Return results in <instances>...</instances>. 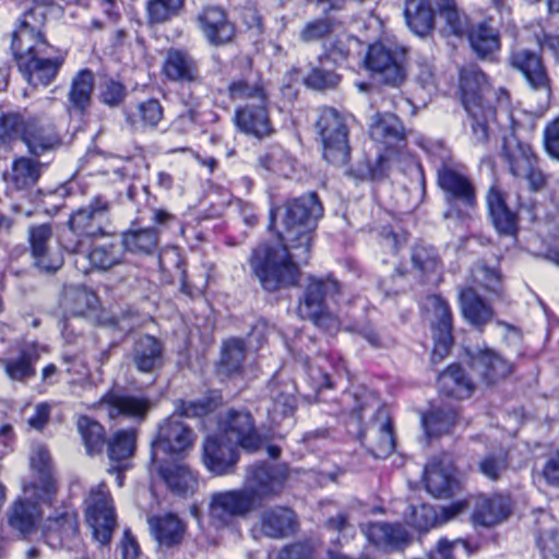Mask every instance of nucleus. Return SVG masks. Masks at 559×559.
<instances>
[{"label":"nucleus","mask_w":559,"mask_h":559,"mask_svg":"<svg viewBox=\"0 0 559 559\" xmlns=\"http://www.w3.org/2000/svg\"><path fill=\"white\" fill-rule=\"evenodd\" d=\"M323 212L316 192L289 199L283 206L271 209L269 227L275 228L276 218L281 219L276 229L281 243L258 246L249 260L251 271L264 290L274 293L298 284L299 264L307 263L310 258L313 234Z\"/></svg>","instance_id":"nucleus-1"},{"label":"nucleus","mask_w":559,"mask_h":559,"mask_svg":"<svg viewBox=\"0 0 559 559\" xmlns=\"http://www.w3.org/2000/svg\"><path fill=\"white\" fill-rule=\"evenodd\" d=\"M20 140L29 155L40 157L58 150L62 145L60 134L49 121L20 112H7L0 116V159L7 158L12 143Z\"/></svg>","instance_id":"nucleus-2"},{"label":"nucleus","mask_w":559,"mask_h":559,"mask_svg":"<svg viewBox=\"0 0 559 559\" xmlns=\"http://www.w3.org/2000/svg\"><path fill=\"white\" fill-rule=\"evenodd\" d=\"M488 91L487 76L477 66L468 64L460 70L461 100L467 112L472 141L476 145L488 142L490 123L496 118L495 108L485 99Z\"/></svg>","instance_id":"nucleus-3"},{"label":"nucleus","mask_w":559,"mask_h":559,"mask_svg":"<svg viewBox=\"0 0 559 559\" xmlns=\"http://www.w3.org/2000/svg\"><path fill=\"white\" fill-rule=\"evenodd\" d=\"M109 213L110 202L103 195L94 197L87 204L74 211L68 219L71 235H64L61 240L64 250L79 254L84 250L82 238L104 237Z\"/></svg>","instance_id":"nucleus-4"},{"label":"nucleus","mask_w":559,"mask_h":559,"mask_svg":"<svg viewBox=\"0 0 559 559\" xmlns=\"http://www.w3.org/2000/svg\"><path fill=\"white\" fill-rule=\"evenodd\" d=\"M340 294L341 284L333 276H309L304 298L298 306L299 316L325 332L335 331L338 328V320L329 311L326 302L336 301Z\"/></svg>","instance_id":"nucleus-5"},{"label":"nucleus","mask_w":559,"mask_h":559,"mask_svg":"<svg viewBox=\"0 0 559 559\" xmlns=\"http://www.w3.org/2000/svg\"><path fill=\"white\" fill-rule=\"evenodd\" d=\"M11 49L19 71L34 87L49 85L64 62L62 56L55 55V48L49 43L29 45V49H24L23 46Z\"/></svg>","instance_id":"nucleus-6"},{"label":"nucleus","mask_w":559,"mask_h":559,"mask_svg":"<svg viewBox=\"0 0 559 559\" xmlns=\"http://www.w3.org/2000/svg\"><path fill=\"white\" fill-rule=\"evenodd\" d=\"M316 128L322 141L324 159L335 166H345L350 147L348 129L342 115L332 107L320 108Z\"/></svg>","instance_id":"nucleus-7"},{"label":"nucleus","mask_w":559,"mask_h":559,"mask_svg":"<svg viewBox=\"0 0 559 559\" xmlns=\"http://www.w3.org/2000/svg\"><path fill=\"white\" fill-rule=\"evenodd\" d=\"M288 476L289 469L284 463L259 462L246 468L243 487L259 507L263 500L283 492Z\"/></svg>","instance_id":"nucleus-8"},{"label":"nucleus","mask_w":559,"mask_h":559,"mask_svg":"<svg viewBox=\"0 0 559 559\" xmlns=\"http://www.w3.org/2000/svg\"><path fill=\"white\" fill-rule=\"evenodd\" d=\"M85 518L94 539L103 546L108 545L117 526V516L112 497L104 483L91 488L85 499Z\"/></svg>","instance_id":"nucleus-9"},{"label":"nucleus","mask_w":559,"mask_h":559,"mask_svg":"<svg viewBox=\"0 0 559 559\" xmlns=\"http://www.w3.org/2000/svg\"><path fill=\"white\" fill-rule=\"evenodd\" d=\"M38 486H25L24 496L14 500L5 512L9 530L17 539H28L36 531L43 516L41 504H48L39 498Z\"/></svg>","instance_id":"nucleus-10"},{"label":"nucleus","mask_w":559,"mask_h":559,"mask_svg":"<svg viewBox=\"0 0 559 559\" xmlns=\"http://www.w3.org/2000/svg\"><path fill=\"white\" fill-rule=\"evenodd\" d=\"M365 62L373 78L385 85L399 87L406 78L405 49L374 44L369 47Z\"/></svg>","instance_id":"nucleus-11"},{"label":"nucleus","mask_w":559,"mask_h":559,"mask_svg":"<svg viewBox=\"0 0 559 559\" xmlns=\"http://www.w3.org/2000/svg\"><path fill=\"white\" fill-rule=\"evenodd\" d=\"M257 508L245 487L215 491L210 496L209 515L216 526L226 527L234 519L247 518Z\"/></svg>","instance_id":"nucleus-12"},{"label":"nucleus","mask_w":559,"mask_h":559,"mask_svg":"<svg viewBox=\"0 0 559 559\" xmlns=\"http://www.w3.org/2000/svg\"><path fill=\"white\" fill-rule=\"evenodd\" d=\"M194 432L175 415L159 424L157 436L152 442V464L159 462V454L180 455L190 450L194 443Z\"/></svg>","instance_id":"nucleus-13"},{"label":"nucleus","mask_w":559,"mask_h":559,"mask_svg":"<svg viewBox=\"0 0 559 559\" xmlns=\"http://www.w3.org/2000/svg\"><path fill=\"white\" fill-rule=\"evenodd\" d=\"M100 407L109 419L129 420L141 424L145 421L154 403L142 394H129L116 391L107 392L99 401Z\"/></svg>","instance_id":"nucleus-14"},{"label":"nucleus","mask_w":559,"mask_h":559,"mask_svg":"<svg viewBox=\"0 0 559 559\" xmlns=\"http://www.w3.org/2000/svg\"><path fill=\"white\" fill-rule=\"evenodd\" d=\"M508 62L524 76L532 90L542 93L546 102L550 99L551 80L540 55L527 48L515 47L511 50Z\"/></svg>","instance_id":"nucleus-15"},{"label":"nucleus","mask_w":559,"mask_h":559,"mask_svg":"<svg viewBox=\"0 0 559 559\" xmlns=\"http://www.w3.org/2000/svg\"><path fill=\"white\" fill-rule=\"evenodd\" d=\"M425 309L431 313V331L435 341L432 362L441 361L449 353L452 344V313L449 304L440 296H428Z\"/></svg>","instance_id":"nucleus-16"},{"label":"nucleus","mask_w":559,"mask_h":559,"mask_svg":"<svg viewBox=\"0 0 559 559\" xmlns=\"http://www.w3.org/2000/svg\"><path fill=\"white\" fill-rule=\"evenodd\" d=\"M438 185L445 194V200L451 206L444 212V218L459 217L461 211H455L456 203L465 207L475 205V189L469 178L454 167L443 165L438 170Z\"/></svg>","instance_id":"nucleus-17"},{"label":"nucleus","mask_w":559,"mask_h":559,"mask_svg":"<svg viewBox=\"0 0 559 559\" xmlns=\"http://www.w3.org/2000/svg\"><path fill=\"white\" fill-rule=\"evenodd\" d=\"M298 520L295 512L285 507H272L259 515L258 523L250 530L253 539L261 537L283 539L295 534Z\"/></svg>","instance_id":"nucleus-18"},{"label":"nucleus","mask_w":559,"mask_h":559,"mask_svg":"<svg viewBox=\"0 0 559 559\" xmlns=\"http://www.w3.org/2000/svg\"><path fill=\"white\" fill-rule=\"evenodd\" d=\"M362 442L368 441L376 457H386L395 449L392 419L389 409L379 406L368 426L359 431Z\"/></svg>","instance_id":"nucleus-19"},{"label":"nucleus","mask_w":559,"mask_h":559,"mask_svg":"<svg viewBox=\"0 0 559 559\" xmlns=\"http://www.w3.org/2000/svg\"><path fill=\"white\" fill-rule=\"evenodd\" d=\"M467 356L472 370L487 385L496 384L512 371L511 364L488 347L469 348Z\"/></svg>","instance_id":"nucleus-20"},{"label":"nucleus","mask_w":559,"mask_h":559,"mask_svg":"<svg viewBox=\"0 0 559 559\" xmlns=\"http://www.w3.org/2000/svg\"><path fill=\"white\" fill-rule=\"evenodd\" d=\"M162 73L174 83L189 85L202 83L198 61L188 50L181 48L171 47L166 50Z\"/></svg>","instance_id":"nucleus-21"},{"label":"nucleus","mask_w":559,"mask_h":559,"mask_svg":"<svg viewBox=\"0 0 559 559\" xmlns=\"http://www.w3.org/2000/svg\"><path fill=\"white\" fill-rule=\"evenodd\" d=\"M224 439L223 436H210L203 444V463L217 476L234 473L238 462L236 444Z\"/></svg>","instance_id":"nucleus-22"},{"label":"nucleus","mask_w":559,"mask_h":559,"mask_svg":"<svg viewBox=\"0 0 559 559\" xmlns=\"http://www.w3.org/2000/svg\"><path fill=\"white\" fill-rule=\"evenodd\" d=\"M51 238L52 230L47 224L29 228L28 239L34 265L44 273H55L63 264L62 255L59 252L51 250L49 245Z\"/></svg>","instance_id":"nucleus-23"},{"label":"nucleus","mask_w":559,"mask_h":559,"mask_svg":"<svg viewBox=\"0 0 559 559\" xmlns=\"http://www.w3.org/2000/svg\"><path fill=\"white\" fill-rule=\"evenodd\" d=\"M454 466L448 454L435 457L425 468L427 491L437 498H450L459 488Z\"/></svg>","instance_id":"nucleus-24"},{"label":"nucleus","mask_w":559,"mask_h":559,"mask_svg":"<svg viewBox=\"0 0 559 559\" xmlns=\"http://www.w3.org/2000/svg\"><path fill=\"white\" fill-rule=\"evenodd\" d=\"M224 438L248 451H255L261 445L252 416L247 411L230 409L224 420Z\"/></svg>","instance_id":"nucleus-25"},{"label":"nucleus","mask_w":559,"mask_h":559,"mask_svg":"<svg viewBox=\"0 0 559 559\" xmlns=\"http://www.w3.org/2000/svg\"><path fill=\"white\" fill-rule=\"evenodd\" d=\"M46 20L47 9L44 5L33 4L26 9L12 34L11 47L23 46L24 49H29V45L48 43L43 34Z\"/></svg>","instance_id":"nucleus-26"},{"label":"nucleus","mask_w":559,"mask_h":559,"mask_svg":"<svg viewBox=\"0 0 559 559\" xmlns=\"http://www.w3.org/2000/svg\"><path fill=\"white\" fill-rule=\"evenodd\" d=\"M164 350V344L160 340L144 334L134 341L130 358L139 372L155 373L160 370L165 364Z\"/></svg>","instance_id":"nucleus-27"},{"label":"nucleus","mask_w":559,"mask_h":559,"mask_svg":"<svg viewBox=\"0 0 559 559\" xmlns=\"http://www.w3.org/2000/svg\"><path fill=\"white\" fill-rule=\"evenodd\" d=\"M269 99L263 103H246L236 109L235 123L237 128L257 139H263L273 133V127L267 111Z\"/></svg>","instance_id":"nucleus-28"},{"label":"nucleus","mask_w":559,"mask_h":559,"mask_svg":"<svg viewBox=\"0 0 559 559\" xmlns=\"http://www.w3.org/2000/svg\"><path fill=\"white\" fill-rule=\"evenodd\" d=\"M199 27L207 41L213 46H222L235 36V26L227 19L225 11L218 7H206L197 16Z\"/></svg>","instance_id":"nucleus-29"},{"label":"nucleus","mask_w":559,"mask_h":559,"mask_svg":"<svg viewBox=\"0 0 559 559\" xmlns=\"http://www.w3.org/2000/svg\"><path fill=\"white\" fill-rule=\"evenodd\" d=\"M486 203L497 233L500 236L515 238L519 231L518 214L509 209L503 193L496 186L489 188Z\"/></svg>","instance_id":"nucleus-30"},{"label":"nucleus","mask_w":559,"mask_h":559,"mask_svg":"<svg viewBox=\"0 0 559 559\" xmlns=\"http://www.w3.org/2000/svg\"><path fill=\"white\" fill-rule=\"evenodd\" d=\"M43 530L47 538L57 537L62 545L66 539L75 537L79 532L76 510L69 503L55 508L46 518Z\"/></svg>","instance_id":"nucleus-31"},{"label":"nucleus","mask_w":559,"mask_h":559,"mask_svg":"<svg viewBox=\"0 0 559 559\" xmlns=\"http://www.w3.org/2000/svg\"><path fill=\"white\" fill-rule=\"evenodd\" d=\"M464 36L479 59H492L500 50L499 31L493 27L491 19L471 24Z\"/></svg>","instance_id":"nucleus-32"},{"label":"nucleus","mask_w":559,"mask_h":559,"mask_svg":"<svg viewBox=\"0 0 559 559\" xmlns=\"http://www.w3.org/2000/svg\"><path fill=\"white\" fill-rule=\"evenodd\" d=\"M369 543L384 549H400L408 544L409 535L399 523L372 522L362 527Z\"/></svg>","instance_id":"nucleus-33"},{"label":"nucleus","mask_w":559,"mask_h":559,"mask_svg":"<svg viewBox=\"0 0 559 559\" xmlns=\"http://www.w3.org/2000/svg\"><path fill=\"white\" fill-rule=\"evenodd\" d=\"M31 465L37 473V480L28 486H38L39 498L44 502H51L58 488L52 476L51 457L45 445L36 444L33 447Z\"/></svg>","instance_id":"nucleus-34"},{"label":"nucleus","mask_w":559,"mask_h":559,"mask_svg":"<svg viewBox=\"0 0 559 559\" xmlns=\"http://www.w3.org/2000/svg\"><path fill=\"white\" fill-rule=\"evenodd\" d=\"M39 359L38 347L35 343H24L15 358H0L4 373L12 381L26 382L36 374L35 364Z\"/></svg>","instance_id":"nucleus-35"},{"label":"nucleus","mask_w":559,"mask_h":559,"mask_svg":"<svg viewBox=\"0 0 559 559\" xmlns=\"http://www.w3.org/2000/svg\"><path fill=\"white\" fill-rule=\"evenodd\" d=\"M124 253L153 254L159 243V228L140 227L135 223L121 233L120 241Z\"/></svg>","instance_id":"nucleus-36"},{"label":"nucleus","mask_w":559,"mask_h":559,"mask_svg":"<svg viewBox=\"0 0 559 559\" xmlns=\"http://www.w3.org/2000/svg\"><path fill=\"white\" fill-rule=\"evenodd\" d=\"M227 92L233 100L263 103L267 99L260 72L252 70L250 66L240 78L233 80L228 84Z\"/></svg>","instance_id":"nucleus-37"},{"label":"nucleus","mask_w":559,"mask_h":559,"mask_svg":"<svg viewBox=\"0 0 559 559\" xmlns=\"http://www.w3.org/2000/svg\"><path fill=\"white\" fill-rule=\"evenodd\" d=\"M38 157L20 156L13 159L11 170L4 174L7 182L16 190H26L36 185L43 164Z\"/></svg>","instance_id":"nucleus-38"},{"label":"nucleus","mask_w":559,"mask_h":559,"mask_svg":"<svg viewBox=\"0 0 559 559\" xmlns=\"http://www.w3.org/2000/svg\"><path fill=\"white\" fill-rule=\"evenodd\" d=\"M460 306L464 319L478 331H483L493 318L491 306L473 288H465L460 293Z\"/></svg>","instance_id":"nucleus-39"},{"label":"nucleus","mask_w":559,"mask_h":559,"mask_svg":"<svg viewBox=\"0 0 559 559\" xmlns=\"http://www.w3.org/2000/svg\"><path fill=\"white\" fill-rule=\"evenodd\" d=\"M158 474L169 490L177 496H192L198 488L195 475L185 464L159 465Z\"/></svg>","instance_id":"nucleus-40"},{"label":"nucleus","mask_w":559,"mask_h":559,"mask_svg":"<svg viewBox=\"0 0 559 559\" xmlns=\"http://www.w3.org/2000/svg\"><path fill=\"white\" fill-rule=\"evenodd\" d=\"M151 532L159 545L175 547L182 543L186 534L185 523L175 514L152 516L148 519Z\"/></svg>","instance_id":"nucleus-41"},{"label":"nucleus","mask_w":559,"mask_h":559,"mask_svg":"<svg viewBox=\"0 0 559 559\" xmlns=\"http://www.w3.org/2000/svg\"><path fill=\"white\" fill-rule=\"evenodd\" d=\"M511 513L510 498L501 495L479 498L474 520L483 526H493L504 521Z\"/></svg>","instance_id":"nucleus-42"},{"label":"nucleus","mask_w":559,"mask_h":559,"mask_svg":"<svg viewBox=\"0 0 559 559\" xmlns=\"http://www.w3.org/2000/svg\"><path fill=\"white\" fill-rule=\"evenodd\" d=\"M404 16L409 29L424 37L435 28V10L431 0H406Z\"/></svg>","instance_id":"nucleus-43"},{"label":"nucleus","mask_w":559,"mask_h":559,"mask_svg":"<svg viewBox=\"0 0 559 559\" xmlns=\"http://www.w3.org/2000/svg\"><path fill=\"white\" fill-rule=\"evenodd\" d=\"M502 156L514 177L520 178L536 164V156L528 144L520 142L515 136L503 139Z\"/></svg>","instance_id":"nucleus-44"},{"label":"nucleus","mask_w":559,"mask_h":559,"mask_svg":"<svg viewBox=\"0 0 559 559\" xmlns=\"http://www.w3.org/2000/svg\"><path fill=\"white\" fill-rule=\"evenodd\" d=\"M86 259L92 270L108 272L126 262V253L120 241H106L93 246Z\"/></svg>","instance_id":"nucleus-45"},{"label":"nucleus","mask_w":559,"mask_h":559,"mask_svg":"<svg viewBox=\"0 0 559 559\" xmlns=\"http://www.w3.org/2000/svg\"><path fill=\"white\" fill-rule=\"evenodd\" d=\"M370 136L377 142L391 146L405 140V128L396 115L377 114L370 126Z\"/></svg>","instance_id":"nucleus-46"},{"label":"nucleus","mask_w":559,"mask_h":559,"mask_svg":"<svg viewBox=\"0 0 559 559\" xmlns=\"http://www.w3.org/2000/svg\"><path fill=\"white\" fill-rule=\"evenodd\" d=\"M75 427L81 437L85 453L88 456L102 454L107 443L104 426L92 417L81 415L76 418Z\"/></svg>","instance_id":"nucleus-47"},{"label":"nucleus","mask_w":559,"mask_h":559,"mask_svg":"<svg viewBox=\"0 0 559 559\" xmlns=\"http://www.w3.org/2000/svg\"><path fill=\"white\" fill-rule=\"evenodd\" d=\"M438 386L444 395L459 400L469 397L475 388L459 365H451L439 374Z\"/></svg>","instance_id":"nucleus-48"},{"label":"nucleus","mask_w":559,"mask_h":559,"mask_svg":"<svg viewBox=\"0 0 559 559\" xmlns=\"http://www.w3.org/2000/svg\"><path fill=\"white\" fill-rule=\"evenodd\" d=\"M97 304L98 297L86 286H68L63 290L61 306L70 316L83 317L96 309Z\"/></svg>","instance_id":"nucleus-49"},{"label":"nucleus","mask_w":559,"mask_h":559,"mask_svg":"<svg viewBox=\"0 0 559 559\" xmlns=\"http://www.w3.org/2000/svg\"><path fill=\"white\" fill-rule=\"evenodd\" d=\"M457 423V412L451 407H433L421 416L427 439L448 435Z\"/></svg>","instance_id":"nucleus-50"},{"label":"nucleus","mask_w":559,"mask_h":559,"mask_svg":"<svg viewBox=\"0 0 559 559\" xmlns=\"http://www.w3.org/2000/svg\"><path fill=\"white\" fill-rule=\"evenodd\" d=\"M94 88V75L92 71L84 69L79 71L71 81L68 93L70 110L83 114L91 105V95Z\"/></svg>","instance_id":"nucleus-51"},{"label":"nucleus","mask_w":559,"mask_h":559,"mask_svg":"<svg viewBox=\"0 0 559 559\" xmlns=\"http://www.w3.org/2000/svg\"><path fill=\"white\" fill-rule=\"evenodd\" d=\"M436 5L444 22L441 32L445 36L463 37L471 24L466 14L459 10L455 0H437Z\"/></svg>","instance_id":"nucleus-52"},{"label":"nucleus","mask_w":559,"mask_h":559,"mask_svg":"<svg viewBox=\"0 0 559 559\" xmlns=\"http://www.w3.org/2000/svg\"><path fill=\"white\" fill-rule=\"evenodd\" d=\"M127 122L134 130L156 128L163 119V107L157 99H147L126 112Z\"/></svg>","instance_id":"nucleus-53"},{"label":"nucleus","mask_w":559,"mask_h":559,"mask_svg":"<svg viewBox=\"0 0 559 559\" xmlns=\"http://www.w3.org/2000/svg\"><path fill=\"white\" fill-rule=\"evenodd\" d=\"M138 430L119 429L107 440V454L112 463H122L130 459L136 449Z\"/></svg>","instance_id":"nucleus-54"},{"label":"nucleus","mask_w":559,"mask_h":559,"mask_svg":"<svg viewBox=\"0 0 559 559\" xmlns=\"http://www.w3.org/2000/svg\"><path fill=\"white\" fill-rule=\"evenodd\" d=\"M245 343L238 338H231L224 344L218 371L221 374L231 377L242 369L245 360Z\"/></svg>","instance_id":"nucleus-55"},{"label":"nucleus","mask_w":559,"mask_h":559,"mask_svg":"<svg viewBox=\"0 0 559 559\" xmlns=\"http://www.w3.org/2000/svg\"><path fill=\"white\" fill-rule=\"evenodd\" d=\"M185 0H148L146 13L148 24H162L177 15Z\"/></svg>","instance_id":"nucleus-56"},{"label":"nucleus","mask_w":559,"mask_h":559,"mask_svg":"<svg viewBox=\"0 0 559 559\" xmlns=\"http://www.w3.org/2000/svg\"><path fill=\"white\" fill-rule=\"evenodd\" d=\"M296 409V397L292 392L277 389L273 396L272 406L269 408V416L275 424H280L284 418L294 415Z\"/></svg>","instance_id":"nucleus-57"},{"label":"nucleus","mask_w":559,"mask_h":559,"mask_svg":"<svg viewBox=\"0 0 559 559\" xmlns=\"http://www.w3.org/2000/svg\"><path fill=\"white\" fill-rule=\"evenodd\" d=\"M411 259L413 266L421 274L435 273L440 266L439 255L435 248L430 246H415Z\"/></svg>","instance_id":"nucleus-58"},{"label":"nucleus","mask_w":559,"mask_h":559,"mask_svg":"<svg viewBox=\"0 0 559 559\" xmlns=\"http://www.w3.org/2000/svg\"><path fill=\"white\" fill-rule=\"evenodd\" d=\"M216 407L214 401L209 397H204L198 401H182L179 400L175 403L174 414L178 417H202L209 413H211Z\"/></svg>","instance_id":"nucleus-59"},{"label":"nucleus","mask_w":559,"mask_h":559,"mask_svg":"<svg viewBox=\"0 0 559 559\" xmlns=\"http://www.w3.org/2000/svg\"><path fill=\"white\" fill-rule=\"evenodd\" d=\"M508 456L504 450L500 449L496 452L485 455L478 463L479 471L483 475L491 480L500 478L501 474L508 468Z\"/></svg>","instance_id":"nucleus-60"},{"label":"nucleus","mask_w":559,"mask_h":559,"mask_svg":"<svg viewBox=\"0 0 559 559\" xmlns=\"http://www.w3.org/2000/svg\"><path fill=\"white\" fill-rule=\"evenodd\" d=\"M335 23L330 17L316 19L308 22L300 32V40L312 43L324 38L334 31Z\"/></svg>","instance_id":"nucleus-61"},{"label":"nucleus","mask_w":559,"mask_h":559,"mask_svg":"<svg viewBox=\"0 0 559 559\" xmlns=\"http://www.w3.org/2000/svg\"><path fill=\"white\" fill-rule=\"evenodd\" d=\"M340 81L341 76L336 72L323 67L312 69L306 78V84L317 91L335 88Z\"/></svg>","instance_id":"nucleus-62"},{"label":"nucleus","mask_w":559,"mask_h":559,"mask_svg":"<svg viewBox=\"0 0 559 559\" xmlns=\"http://www.w3.org/2000/svg\"><path fill=\"white\" fill-rule=\"evenodd\" d=\"M319 546L320 542L314 539L294 543L282 548L277 559H312Z\"/></svg>","instance_id":"nucleus-63"},{"label":"nucleus","mask_w":559,"mask_h":559,"mask_svg":"<svg viewBox=\"0 0 559 559\" xmlns=\"http://www.w3.org/2000/svg\"><path fill=\"white\" fill-rule=\"evenodd\" d=\"M408 522L418 531H428L438 522L437 512L431 506L428 504L412 507V513L408 518Z\"/></svg>","instance_id":"nucleus-64"}]
</instances>
